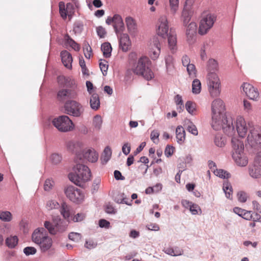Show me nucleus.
Segmentation results:
<instances>
[{"label":"nucleus","mask_w":261,"mask_h":261,"mask_svg":"<svg viewBox=\"0 0 261 261\" xmlns=\"http://www.w3.org/2000/svg\"><path fill=\"white\" fill-rule=\"evenodd\" d=\"M233 125L235 134L228 135L232 137V157L238 166L245 167L248 164V160L244 152L243 142L234 136L237 133L240 137L244 138L248 132L246 146H249L254 150H258L261 149V127L254 125L252 122L247 123L242 116H238Z\"/></svg>","instance_id":"obj_1"},{"label":"nucleus","mask_w":261,"mask_h":261,"mask_svg":"<svg viewBox=\"0 0 261 261\" xmlns=\"http://www.w3.org/2000/svg\"><path fill=\"white\" fill-rule=\"evenodd\" d=\"M211 108V125L213 129L216 130L222 129L227 135L235 134L232 118L227 117L224 113L225 105L223 100L220 98L215 99L212 103Z\"/></svg>","instance_id":"obj_2"},{"label":"nucleus","mask_w":261,"mask_h":261,"mask_svg":"<svg viewBox=\"0 0 261 261\" xmlns=\"http://www.w3.org/2000/svg\"><path fill=\"white\" fill-rule=\"evenodd\" d=\"M159 23L158 35L163 38L168 37V48L172 54L175 53L177 48L176 34L175 31L170 29L169 32L168 22L165 15L160 17Z\"/></svg>","instance_id":"obj_3"},{"label":"nucleus","mask_w":261,"mask_h":261,"mask_svg":"<svg viewBox=\"0 0 261 261\" xmlns=\"http://www.w3.org/2000/svg\"><path fill=\"white\" fill-rule=\"evenodd\" d=\"M75 163L76 165L73 167L72 172L68 174V178L75 185L82 187L86 182L90 180L91 171L87 166L79 160Z\"/></svg>","instance_id":"obj_4"},{"label":"nucleus","mask_w":261,"mask_h":261,"mask_svg":"<svg viewBox=\"0 0 261 261\" xmlns=\"http://www.w3.org/2000/svg\"><path fill=\"white\" fill-rule=\"evenodd\" d=\"M151 62L147 57H140L132 66V70L136 75L141 76L147 81L151 80L154 74L150 69Z\"/></svg>","instance_id":"obj_5"},{"label":"nucleus","mask_w":261,"mask_h":261,"mask_svg":"<svg viewBox=\"0 0 261 261\" xmlns=\"http://www.w3.org/2000/svg\"><path fill=\"white\" fill-rule=\"evenodd\" d=\"M32 240L39 245L41 252L48 251L53 245L51 238L47 236L43 228L36 229L32 235Z\"/></svg>","instance_id":"obj_6"},{"label":"nucleus","mask_w":261,"mask_h":261,"mask_svg":"<svg viewBox=\"0 0 261 261\" xmlns=\"http://www.w3.org/2000/svg\"><path fill=\"white\" fill-rule=\"evenodd\" d=\"M67 226V221L62 220L59 216L53 217L52 222L46 221L44 223V227L53 235L65 231Z\"/></svg>","instance_id":"obj_7"},{"label":"nucleus","mask_w":261,"mask_h":261,"mask_svg":"<svg viewBox=\"0 0 261 261\" xmlns=\"http://www.w3.org/2000/svg\"><path fill=\"white\" fill-rule=\"evenodd\" d=\"M207 85L210 95L213 97L219 96L221 93V82L216 73H208Z\"/></svg>","instance_id":"obj_8"},{"label":"nucleus","mask_w":261,"mask_h":261,"mask_svg":"<svg viewBox=\"0 0 261 261\" xmlns=\"http://www.w3.org/2000/svg\"><path fill=\"white\" fill-rule=\"evenodd\" d=\"M64 109L65 114L75 117H81L84 112L83 105L73 99L66 101Z\"/></svg>","instance_id":"obj_9"},{"label":"nucleus","mask_w":261,"mask_h":261,"mask_svg":"<svg viewBox=\"0 0 261 261\" xmlns=\"http://www.w3.org/2000/svg\"><path fill=\"white\" fill-rule=\"evenodd\" d=\"M53 125L60 132H67L73 129L74 125L72 120L66 115H62L53 120Z\"/></svg>","instance_id":"obj_10"},{"label":"nucleus","mask_w":261,"mask_h":261,"mask_svg":"<svg viewBox=\"0 0 261 261\" xmlns=\"http://www.w3.org/2000/svg\"><path fill=\"white\" fill-rule=\"evenodd\" d=\"M77 95L75 88H60L57 93V99L60 102H65L75 98Z\"/></svg>","instance_id":"obj_11"},{"label":"nucleus","mask_w":261,"mask_h":261,"mask_svg":"<svg viewBox=\"0 0 261 261\" xmlns=\"http://www.w3.org/2000/svg\"><path fill=\"white\" fill-rule=\"evenodd\" d=\"M215 20V16L211 14L203 16L200 22L199 33L202 35L205 34L213 26Z\"/></svg>","instance_id":"obj_12"},{"label":"nucleus","mask_w":261,"mask_h":261,"mask_svg":"<svg viewBox=\"0 0 261 261\" xmlns=\"http://www.w3.org/2000/svg\"><path fill=\"white\" fill-rule=\"evenodd\" d=\"M64 192L67 197L73 202L79 203L83 199L84 196L80 190L73 186L67 187Z\"/></svg>","instance_id":"obj_13"},{"label":"nucleus","mask_w":261,"mask_h":261,"mask_svg":"<svg viewBox=\"0 0 261 261\" xmlns=\"http://www.w3.org/2000/svg\"><path fill=\"white\" fill-rule=\"evenodd\" d=\"M241 87H242L246 95L250 99L255 101L258 100L259 98V92L257 89L254 88L252 85L248 83H244Z\"/></svg>","instance_id":"obj_14"},{"label":"nucleus","mask_w":261,"mask_h":261,"mask_svg":"<svg viewBox=\"0 0 261 261\" xmlns=\"http://www.w3.org/2000/svg\"><path fill=\"white\" fill-rule=\"evenodd\" d=\"M68 149L75 154L74 162H77V160H81L82 143L80 142H69L67 144Z\"/></svg>","instance_id":"obj_15"},{"label":"nucleus","mask_w":261,"mask_h":261,"mask_svg":"<svg viewBox=\"0 0 261 261\" xmlns=\"http://www.w3.org/2000/svg\"><path fill=\"white\" fill-rule=\"evenodd\" d=\"M82 160H79L83 163L84 160H86L91 163L96 162L98 158V154L93 149H84L82 152Z\"/></svg>","instance_id":"obj_16"},{"label":"nucleus","mask_w":261,"mask_h":261,"mask_svg":"<svg viewBox=\"0 0 261 261\" xmlns=\"http://www.w3.org/2000/svg\"><path fill=\"white\" fill-rule=\"evenodd\" d=\"M57 81L60 88H75V81L70 77L60 75L58 77Z\"/></svg>","instance_id":"obj_17"},{"label":"nucleus","mask_w":261,"mask_h":261,"mask_svg":"<svg viewBox=\"0 0 261 261\" xmlns=\"http://www.w3.org/2000/svg\"><path fill=\"white\" fill-rule=\"evenodd\" d=\"M197 33V25L196 23L191 22L188 26L186 31L187 40L190 44L194 42L196 40Z\"/></svg>","instance_id":"obj_18"},{"label":"nucleus","mask_w":261,"mask_h":261,"mask_svg":"<svg viewBox=\"0 0 261 261\" xmlns=\"http://www.w3.org/2000/svg\"><path fill=\"white\" fill-rule=\"evenodd\" d=\"M113 27L117 35L118 34L122 33L125 30L122 18L119 14H115L114 15Z\"/></svg>","instance_id":"obj_19"},{"label":"nucleus","mask_w":261,"mask_h":261,"mask_svg":"<svg viewBox=\"0 0 261 261\" xmlns=\"http://www.w3.org/2000/svg\"><path fill=\"white\" fill-rule=\"evenodd\" d=\"M119 45L123 51H127L130 45V41L128 35L126 33H120Z\"/></svg>","instance_id":"obj_20"},{"label":"nucleus","mask_w":261,"mask_h":261,"mask_svg":"<svg viewBox=\"0 0 261 261\" xmlns=\"http://www.w3.org/2000/svg\"><path fill=\"white\" fill-rule=\"evenodd\" d=\"M152 43L154 48L150 50V56L152 60H155L158 58L161 52V45L159 38H154Z\"/></svg>","instance_id":"obj_21"},{"label":"nucleus","mask_w":261,"mask_h":261,"mask_svg":"<svg viewBox=\"0 0 261 261\" xmlns=\"http://www.w3.org/2000/svg\"><path fill=\"white\" fill-rule=\"evenodd\" d=\"M62 62L64 65L68 69L72 67V58L71 55L67 50L62 51L61 53Z\"/></svg>","instance_id":"obj_22"},{"label":"nucleus","mask_w":261,"mask_h":261,"mask_svg":"<svg viewBox=\"0 0 261 261\" xmlns=\"http://www.w3.org/2000/svg\"><path fill=\"white\" fill-rule=\"evenodd\" d=\"M125 21L127 30L129 33H134L137 31V24L136 20L132 17H126Z\"/></svg>","instance_id":"obj_23"},{"label":"nucleus","mask_w":261,"mask_h":261,"mask_svg":"<svg viewBox=\"0 0 261 261\" xmlns=\"http://www.w3.org/2000/svg\"><path fill=\"white\" fill-rule=\"evenodd\" d=\"M259 167L256 165L249 166L248 172L252 178L257 179L261 177V169Z\"/></svg>","instance_id":"obj_24"},{"label":"nucleus","mask_w":261,"mask_h":261,"mask_svg":"<svg viewBox=\"0 0 261 261\" xmlns=\"http://www.w3.org/2000/svg\"><path fill=\"white\" fill-rule=\"evenodd\" d=\"M90 105L91 108L94 110H97L100 107V100L98 95L94 93L92 94L90 99Z\"/></svg>","instance_id":"obj_25"},{"label":"nucleus","mask_w":261,"mask_h":261,"mask_svg":"<svg viewBox=\"0 0 261 261\" xmlns=\"http://www.w3.org/2000/svg\"><path fill=\"white\" fill-rule=\"evenodd\" d=\"M112 155V150L110 147L107 146L101 155V161L102 164H106L110 159Z\"/></svg>","instance_id":"obj_26"},{"label":"nucleus","mask_w":261,"mask_h":261,"mask_svg":"<svg viewBox=\"0 0 261 261\" xmlns=\"http://www.w3.org/2000/svg\"><path fill=\"white\" fill-rule=\"evenodd\" d=\"M176 137L177 140V142L181 144L185 139V132L184 128L181 126H178L176 129Z\"/></svg>","instance_id":"obj_27"},{"label":"nucleus","mask_w":261,"mask_h":261,"mask_svg":"<svg viewBox=\"0 0 261 261\" xmlns=\"http://www.w3.org/2000/svg\"><path fill=\"white\" fill-rule=\"evenodd\" d=\"M223 190L225 192L227 198L231 199L232 195V186L228 181H225L223 183Z\"/></svg>","instance_id":"obj_28"},{"label":"nucleus","mask_w":261,"mask_h":261,"mask_svg":"<svg viewBox=\"0 0 261 261\" xmlns=\"http://www.w3.org/2000/svg\"><path fill=\"white\" fill-rule=\"evenodd\" d=\"M64 40L66 44L69 45L74 50L78 51L80 50V47L79 44L75 42L68 34L65 35L64 36Z\"/></svg>","instance_id":"obj_29"},{"label":"nucleus","mask_w":261,"mask_h":261,"mask_svg":"<svg viewBox=\"0 0 261 261\" xmlns=\"http://www.w3.org/2000/svg\"><path fill=\"white\" fill-rule=\"evenodd\" d=\"M101 49L105 58H109L111 55L112 47L110 43L105 42L102 44Z\"/></svg>","instance_id":"obj_30"},{"label":"nucleus","mask_w":261,"mask_h":261,"mask_svg":"<svg viewBox=\"0 0 261 261\" xmlns=\"http://www.w3.org/2000/svg\"><path fill=\"white\" fill-rule=\"evenodd\" d=\"M208 73H216L218 70V65L217 62L214 59H210L207 63Z\"/></svg>","instance_id":"obj_31"},{"label":"nucleus","mask_w":261,"mask_h":261,"mask_svg":"<svg viewBox=\"0 0 261 261\" xmlns=\"http://www.w3.org/2000/svg\"><path fill=\"white\" fill-rule=\"evenodd\" d=\"M70 207L65 202L62 203L61 208V214L65 219H68L70 216Z\"/></svg>","instance_id":"obj_32"},{"label":"nucleus","mask_w":261,"mask_h":261,"mask_svg":"<svg viewBox=\"0 0 261 261\" xmlns=\"http://www.w3.org/2000/svg\"><path fill=\"white\" fill-rule=\"evenodd\" d=\"M185 125L188 132L195 136H197L198 135V130L196 126L190 120H186Z\"/></svg>","instance_id":"obj_33"},{"label":"nucleus","mask_w":261,"mask_h":261,"mask_svg":"<svg viewBox=\"0 0 261 261\" xmlns=\"http://www.w3.org/2000/svg\"><path fill=\"white\" fill-rule=\"evenodd\" d=\"M170 13L174 16L178 9V0H169Z\"/></svg>","instance_id":"obj_34"},{"label":"nucleus","mask_w":261,"mask_h":261,"mask_svg":"<svg viewBox=\"0 0 261 261\" xmlns=\"http://www.w3.org/2000/svg\"><path fill=\"white\" fill-rule=\"evenodd\" d=\"M18 239L17 236H11L6 240V244L10 248H14L18 243Z\"/></svg>","instance_id":"obj_35"},{"label":"nucleus","mask_w":261,"mask_h":261,"mask_svg":"<svg viewBox=\"0 0 261 261\" xmlns=\"http://www.w3.org/2000/svg\"><path fill=\"white\" fill-rule=\"evenodd\" d=\"M174 60L172 56L170 55H168L165 58V62H166V66L167 71L168 72H170L172 71L174 68V64H173Z\"/></svg>","instance_id":"obj_36"},{"label":"nucleus","mask_w":261,"mask_h":261,"mask_svg":"<svg viewBox=\"0 0 261 261\" xmlns=\"http://www.w3.org/2000/svg\"><path fill=\"white\" fill-rule=\"evenodd\" d=\"M191 10H189L184 8L182 12L181 17L182 18L183 23L184 25H187V24L189 22L191 19Z\"/></svg>","instance_id":"obj_37"},{"label":"nucleus","mask_w":261,"mask_h":261,"mask_svg":"<svg viewBox=\"0 0 261 261\" xmlns=\"http://www.w3.org/2000/svg\"><path fill=\"white\" fill-rule=\"evenodd\" d=\"M102 123V119L100 115H96L93 119V125L95 129L99 130L101 128Z\"/></svg>","instance_id":"obj_38"},{"label":"nucleus","mask_w":261,"mask_h":261,"mask_svg":"<svg viewBox=\"0 0 261 261\" xmlns=\"http://www.w3.org/2000/svg\"><path fill=\"white\" fill-rule=\"evenodd\" d=\"M201 85L200 81L195 79L192 83V92L194 94H198L200 92Z\"/></svg>","instance_id":"obj_39"},{"label":"nucleus","mask_w":261,"mask_h":261,"mask_svg":"<svg viewBox=\"0 0 261 261\" xmlns=\"http://www.w3.org/2000/svg\"><path fill=\"white\" fill-rule=\"evenodd\" d=\"M214 173L216 176L222 178H228L230 177L229 173L221 169L214 170Z\"/></svg>","instance_id":"obj_40"},{"label":"nucleus","mask_w":261,"mask_h":261,"mask_svg":"<svg viewBox=\"0 0 261 261\" xmlns=\"http://www.w3.org/2000/svg\"><path fill=\"white\" fill-rule=\"evenodd\" d=\"M12 214L8 211L0 212V219L5 222H9L12 220Z\"/></svg>","instance_id":"obj_41"},{"label":"nucleus","mask_w":261,"mask_h":261,"mask_svg":"<svg viewBox=\"0 0 261 261\" xmlns=\"http://www.w3.org/2000/svg\"><path fill=\"white\" fill-rule=\"evenodd\" d=\"M214 142L216 146L222 147L224 146L225 140L224 138L222 137L221 135L218 134L215 136Z\"/></svg>","instance_id":"obj_42"},{"label":"nucleus","mask_w":261,"mask_h":261,"mask_svg":"<svg viewBox=\"0 0 261 261\" xmlns=\"http://www.w3.org/2000/svg\"><path fill=\"white\" fill-rule=\"evenodd\" d=\"M99 67L104 76L107 74V71L109 67L108 62L105 60H100L99 62Z\"/></svg>","instance_id":"obj_43"},{"label":"nucleus","mask_w":261,"mask_h":261,"mask_svg":"<svg viewBox=\"0 0 261 261\" xmlns=\"http://www.w3.org/2000/svg\"><path fill=\"white\" fill-rule=\"evenodd\" d=\"M237 197L239 201L242 203L245 202L248 197V194L244 191H239L237 193Z\"/></svg>","instance_id":"obj_44"},{"label":"nucleus","mask_w":261,"mask_h":261,"mask_svg":"<svg viewBox=\"0 0 261 261\" xmlns=\"http://www.w3.org/2000/svg\"><path fill=\"white\" fill-rule=\"evenodd\" d=\"M185 108L190 114H193L195 110V103L191 101H188L186 103Z\"/></svg>","instance_id":"obj_45"},{"label":"nucleus","mask_w":261,"mask_h":261,"mask_svg":"<svg viewBox=\"0 0 261 261\" xmlns=\"http://www.w3.org/2000/svg\"><path fill=\"white\" fill-rule=\"evenodd\" d=\"M59 11L61 17L64 19H66L68 14L63 2H60L59 3Z\"/></svg>","instance_id":"obj_46"},{"label":"nucleus","mask_w":261,"mask_h":261,"mask_svg":"<svg viewBox=\"0 0 261 261\" xmlns=\"http://www.w3.org/2000/svg\"><path fill=\"white\" fill-rule=\"evenodd\" d=\"M46 207L48 210H51L58 208L60 207V204L56 200H51L47 202Z\"/></svg>","instance_id":"obj_47"},{"label":"nucleus","mask_w":261,"mask_h":261,"mask_svg":"<svg viewBox=\"0 0 261 261\" xmlns=\"http://www.w3.org/2000/svg\"><path fill=\"white\" fill-rule=\"evenodd\" d=\"M101 179L99 177H97L94 179L92 187V192L93 193L98 191Z\"/></svg>","instance_id":"obj_48"},{"label":"nucleus","mask_w":261,"mask_h":261,"mask_svg":"<svg viewBox=\"0 0 261 261\" xmlns=\"http://www.w3.org/2000/svg\"><path fill=\"white\" fill-rule=\"evenodd\" d=\"M68 238L74 242H79L81 239V234L77 232H72L68 234Z\"/></svg>","instance_id":"obj_49"},{"label":"nucleus","mask_w":261,"mask_h":261,"mask_svg":"<svg viewBox=\"0 0 261 261\" xmlns=\"http://www.w3.org/2000/svg\"><path fill=\"white\" fill-rule=\"evenodd\" d=\"M187 67V70L191 77H194L196 75V68L194 64H190Z\"/></svg>","instance_id":"obj_50"},{"label":"nucleus","mask_w":261,"mask_h":261,"mask_svg":"<svg viewBox=\"0 0 261 261\" xmlns=\"http://www.w3.org/2000/svg\"><path fill=\"white\" fill-rule=\"evenodd\" d=\"M36 252V249L33 247H27L23 249V253L27 256L34 255Z\"/></svg>","instance_id":"obj_51"},{"label":"nucleus","mask_w":261,"mask_h":261,"mask_svg":"<svg viewBox=\"0 0 261 261\" xmlns=\"http://www.w3.org/2000/svg\"><path fill=\"white\" fill-rule=\"evenodd\" d=\"M159 132L157 130H153L151 132L150 138L154 143L157 144L159 142Z\"/></svg>","instance_id":"obj_52"},{"label":"nucleus","mask_w":261,"mask_h":261,"mask_svg":"<svg viewBox=\"0 0 261 261\" xmlns=\"http://www.w3.org/2000/svg\"><path fill=\"white\" fill-rule=\"evenodd\" d=\"M66 10L67 12L68 16L69 17H71L74 14V7L72 4L68 3L66 4Z\"/></svg>","instance_id":"obj_53"},{"label":"nucleus","mask_w":261,"mask_h":261,"mask_svg":"<svg viewBox=\"0 0 261 261\" xmlns=\"http://www.w3.org/2000/svg\"><path fill=\"white\" fill-rule=\"evenodd\" d=\"M54 182L50 179H47L45 181L44 185V189L46 191H49L53 187Z\"/></svg>","instance_id":"obj_54"},{"label":"nucleus","mask_w":261,"mask_h":261,"mask_svg":"<svg viewBox=\"0 0 261 261\" xmlns=\"http://www.w3.org/2000/svg\"><path fill=\"white\" fill-rule=\"evenodd\" d=\"M50 160L54 164H58L62 160V157L57 153H54L50 156Z\"/></svg>","instance_id":"obj_55"},{"label":"nucleus","mask_w":261,"mask_h":261,"mask_svg":"<svg viewBox=\"0 0 261 261\" xmlns=\"http://www.w3.org/2000/svg\"><path fill=\"white\" fill-rule=\"evenodd\" d=\"M84 55L87 59H90L91 56L92 49L90 45L86 44L84 47Z\"/></svg>","instance_id":"obj_56"},{"label":"nucleus","mask_w":261,"mask_h":261,"mask_svg":"<svg viewBox=\"0 0 261 261\" xmlns=\"http://www.w3.org/2000/svg\"><path fill=\"white\" fill-rule=\"evenodd\" d=\"M189 210L192 215H196L198 214V210L201 211V209L198 205L192 203L189 208Z\"/></svg>","instance_id":"obj_57"},{"label":"nucleus","mask_w":261,"mask_h":261,"mask_svg":"<svg viewBox=\"0 0 261 261\" xmlns=\"http://www.w3.org/2000/svg\"><path fill=\"white\" fill-rule=\"evenodd\" d=\"M130 145L128 143H125L122 146V151L125 155H127L130 151Z\"/></svg>","instance_id":"obj_58"},{"label":"nucleus","mask_w":261,"mask_h":261,"mask_svg":"<svg viewBox=\"0 0 261 261\" xmlns=\"http://www.w3.org/2000/svg\"><path fill=\"white\" fill-rule=\"evenodd\" d=\"M97 244L92 240L87 241L85 247L88 249H91L96 247Z\"/></svg>","instance_id":"obj_59"},{"label":"nucleus","mask_w":261,"mask_h":261,"mask_svg":"<svg viewBox=\"0 0 261 261\" xmlns=\"http://www.w3.org/2000/svg\"><path fill=\"white\" fill-rule=\"evenodd\" d=\"M174 148L172 146L168 145L165 150V154L167 157L170 156L173 153Z\"/></svg>","instance_id":"obj_60"},{"label":"nucleus","mask_w":261,"mask_h":261,"mask_svg":"<svg viewBox=\"0 0 261 261\" xmlns=\"http://www.w3.org/2000/svg\"><path fill=\"white\" fill-rule=\"evenodd\" d=\"M96 31H97L98 36L100 38H104L105 37L106 32L103 28H102V27H100V26L98 27L96 29Z\"/></svg>","instance_id":"obj_61"},{"label":"nucleus","mask_w":261,"mask_h":261,"mask_svg":"<svg viewBox=\"0 0 261 261\" xmlns=\"http://www.w3.org/2000/svg\"><path fill=\"white\" fill-rule=\"evenodd\" d=\"M85 215L84 213H77L73 218L74 222H80L84 220Z\"/></svg>","instance_id":"obj_62"},{"label":"nucleus","mask_w":261,"mask_h":261,"mask_svg":"<svg viewBox=\"0 0 261 261\" xmlns=\"http://www.w3.org/2000/svg\"><path fill=\"white\" fill-rule=\"evenodd\" d=\"M110 224V222L105 219H100L99 221V226L101 228H108Z\"/></svg>","instance_id":"obj_63"},{"label":"nucleus","mask_w":261,"mask_h":261,"mask_svg":"<svg viewBox=\"0 0 261 261\" xmlns=\"http://www.w3.org/2000/svg\"><path fill=\"white\" fill-rule=\"evenodd\" d=\"M252 205L254 210H256L257 212L261 213V205L257 201L255 200L253 201Z\"/></svg>","instance_id":"obj_64"}]
</instances>
